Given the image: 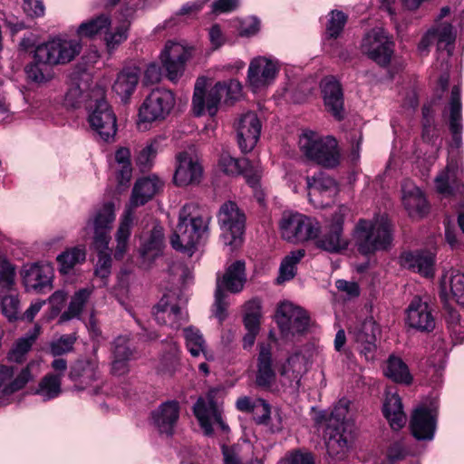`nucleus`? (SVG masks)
Returning a JSON list of instances; mask_svg holds the SVG:
<instances>
[{
	"mask_svg": "<svg viewBox=\"0 0 464 464\" xmlns=\"http://www.w3.org/2000/svg\"><path fill=\"white\" fill-rule=\"evenodd\" d=\"M194 204H186L179 211V223L170 238L172 247L191 256L208 235L210 218L197 213Z\"/></svg>",
	"mask_w": 464,
	"mask_h": 464,
	"instance_id": "1",
	"label": "nucleus"
},
{
	"mask_svg": "<svg viewBox=\"0 0 464 464\" xmlns=\"http://www.w3.org/2000/svg\"><path fill=\"white\" fill-rule=\"evenodd\" d=\"M353 239L358 252L363 256L385 251L392 242V225L384 215L359 219L353 229Z\"/></svg>",
	"mask_w": 464,
	"mask_h": 464,
	"instance_id": "2",
	"label": "nucleus"
},
{
	"mask_svg": "<svg viewBox=\"0 0 464 464\" xmlns=\"http://www.w3.org/2000/svg\"><path fill=\"white\" fill-rule=\"evenodd\" d=\"M88 109V121L92 130L103 141H112L117 132L116 115L106 101L102 88L92 90Z\"/></svg>",
	"mask_w": 464,
	"mask_h": 464,
	"instance_id": "3",
	"label": "nucleus"
},
{
	"mask_svg": "<svg viewBox=\"0 0 464 464\" xmlns=\"http://www.w3.org/2000/svg\"><path fill=\"white\" fill-rule=\"evenodd\" d=\"M299 147L308 160L318 165L334 168L339 163L337 140L331 136L321 137L314 131H304L299 138Z\"/></svg>",
	"mask_w": 464,
	"mask_h": 464,
	"instance_id": "4",
	"label": "nucleus"
},
{
	"mask_svg": "<svg viewBox=\"0 0 464 464\" xmlns=\"http://www.w3.org/2000/svg\"><path fill=\"white\" fill-rule=\"evenodd\" d=\"M281 237L294 244L315 238L321 229L319 222L298 212L285 211L279 221Z\"/></svg>",
	"mask_w": 464,
	"mask_h": 464,
	"instance_id": "5",
	"label": "nucleus"
},
{
	"mask_svg": "<svg viewBox=\"0 0 464 464\" xmlns=\"http://www.w3.org/2000/svg\"><path fill=\"white\" fill-rule=\"evenodd\" d=\"M218 226L222 231L221 237L225 245L237 246L241 242L246 225L244 211L234 201L221 205L218 213Z\"/></svg>",
	"mask_w": 464,
	"mask_h": 464,
	"instance_id": "6",
	"label": "nucleus"
},
{
	"mask_svg": "<svg viewBox=\"0 0 464 464\" xmlns=\"http://www.w3.org/2000/svg\"><path fill=\"white\" fill-rule=\"evenodd\" d=\"M175 103V94L171 91L163 88L152 90L140 107V121L154 122L165 120Z\"/></svg>",
	"mask_w": 464,
	"mask_h": 464,
	"instance_id": "7",
	"label": "nucleus"
},
{
	"mask_svg": "<svg viewBox=\"0 0 464 464\" xmlns=\"http://www.w3.org/2000/svg\"><path fill=\"white\" fill-rule=\"evenodd\" d=\"M115 217V208L112 202H106L94 209L84 228L92 230L94 249L108 248Z\"/></svg>",
	"mask_w": 464,
	"mask_h": 464,
	"instance_id": "8",
	"label": "nucleus"
},
{
	"mask_svg": "<svg viewBox=\"0 0 464 464\" xmlns=\"http://www.w3.org/2000/svg\"><path fill=\"white\" fill-rule=\"evenodd\" d=\"M193 47L180 42L167 41L160 59L165 69L167 77L171 82H177L184 74L186 64L193 54Z\"/></svg>",
	"mask_w": 464,
	"mask_h": 464,
	"instance_id": "9",
	"label": "nucleus"
},
{
	"mask_svg": "<svg viewBox=\"0 0 464 464\" xmlns=\"http://www.w3.org/2000/svg\"><path fill=\"white\" fill-rule=\"evenodd\" d=\"M223 86L220 83L211 85L206 77H198L195 82L192 98V110L196 116L208 113L213 117L218 113L222 99Z\"/></svg>",
	"mask_w": 464,
	"mask_h": 464,
	"instance_id": "10",
	"label": "nucleus"
},
{
	"mask_svg": "<svg viewBox=\"0 0 464 464\" xmlns=\"http://www.w3.org/2000/svg\"><path fill=\"white\" fill-rule=\"evenodd\" d=\"M37 48V57L53 65L64 64L72 61L82 50L79 39L54 38Z\"/></svg>",
	"mask_w": 464,
	"mask_h": 464,
	"instance_id": "11",
	"label": "nucleus"
},
{
	"mask_svg": "<svg viewBox=\"0 0 464 464\" xmlns=\"http://www.w3.org/2000/svg\"><path fill=\"white\" fill-rule=\"evenodd\" d=\"M276 319L282 335L285 338L304 333L310 321L303 308L288 301L278 305Z\"/></svg>",
	"mask_w": 464,
	"mask_h": 464,
	"instance_id": "12",
	"label": "nucleus"
},
{
	"mask_svg": "<svg viewBox=\"0 0 464 464\" xmlns=\"http://www.w3.org/2000/svg\"><path fill=\"white\" fill-rule=\"evenodd\" d=\"M348 212L346 207L342 206L332 217L331 223L323 236L317 239L316 246L330 253H340L348 247L349 240L343 236V219Z\"/></svg>",
	"mask_w": 464,
	"mask_h": 464,
	"instance_id": "13",
	"label": "nucleus"
},
{
	"mask_svg": "<svg viewBox=\"0 0 464 464\" xmlns=\"http://www.w3.org/2000/svg\"><path fill=\"white\" fill-rule=\"evenodd\" d=\"M362 51L370 59L381 65L390 63L392 53V42L382 28H375L370 31L363 37Z\"/></svg>",
	"mask_w": 464,
	"mask_h": 464,
	"instance_id": "14",
	"label": "nucleus"
},
{
	"mask_svg": "<svg viewBox=\"0 0 464 464\" xmlns=\"http://www.w3.org/2000/svg\"><path fill=\"white\" fill-rule=\"evenodd\" d=\"M309 200L315 206L324 207L330 203L338 193L336 181L323 172L306 177Z\"/></svg>",
	"mask_w": 464,
	"mask_h": 464,
	"instance_id": "15",
	"label": "nucleus"
},
{
	"mask_svg": "<svg viewBox=\"0 0 464 464\" xmlns=\"http://www.w3.org/2000/svg\"><path fill=\"white\" fill-rule=\"evenodd\" d=\"M308 371V360L301 353L291 354L280 369V383L290 392H297L301 380Z\"/></svg>",
	"mask_w": 464,
	"mask_h": 464,
	"instance_id": "16",
	"label": "nucleus"
},
{
	"mask_svg": "<svg viewBox=\"0 0 464 464\" xmlns=\"http://www.w3.org/2000/svg\"><path fill=\"white\" fill-rule=\"evenodd\" d=\"M33 375L28 365L14 378V368L0 365V406L12 402V395L22 390L31 380Z\"/></svg>",
	"mask_w": 464,
	"mask_h": 464,
	"instance_id": "17",
	"label": "nucleus"
},
{
	"mask_svg": "<svg viewBox=\"0 0 464 464\" xmlns=\"http://www.w3.org/2000/svg\"><path fill=\"white\" fill-rule=\"evenodd\" d=\"M193 411L206 435L213 433V426H218L227 431L228 426L222 420L221 411L213 398H199L193 407Z\"/></svg>",
	"mask_w": 464,
	"mask_h": 464,
	"instance_id": "18",
	"label": "nucleus"
},
{
	"mask_svg": "<svg viewBox=\"0 0 464 464\" xmlns=\"http://www.w3.org/2000/svg\"><path fill=\"white\" fill-rule=\"evenodd\" d=\"M153 316L158 324L179 328L187 320V314L179 305L174 294H166L153 308Z\"/></svg>",
	"mask_w": 464,
	"mask_h": 464,
	"instance_id": "19",
	"label": "nucleus"
},
{
	"mask_svg": "<svg viewBox=\"0 0 464 464\" xmlns=\"http://www.w3.org/2000/svg\"><path fill=\"white\" fill-rule=\"evenodd\" d=\"M176 170L174 182L179 187L198 184L202 178L203 169L196 156L182 151L176 156Z\"/></svg>",
	"mask_w": 464,
	"mask_h": 464,
	"instance_id": "20",
	"label": "nucleus"
},
{
	"mask_svg": "<svg viewBox=\"0 0 464 464\" xmlns=\"http://www.w3.org/2000/svg\"><path fill=\"white\" fill-rule=\"evenodd\" d=\"M278 72L277 63L272 59L259 56L254 58L248 67L247 79L250 86L256 92L269 85Z\"/></svg>",
	"mask_w": 464,
	"mask_h": 464,
	"instance_id": "21",
	"label": "nucleus"
},
{
	"mask_svg": "<svg viewBox=\"0 0 464 464\" xmlns=\"http://www.w3.org/2000/svg\"><path fill=\"white\" fill-rule=\"evenodd\" d=\"M436 190L444 197L464 195V171L457 163L449 162L435 178Z\"/></svg>",
	"mask_w": 464,
	"mask_h": 464,
	"instance_id": "22",
	"label": "nucleus"
},
{
	"mask_svg": "<svg viewBox=\"0 0 464 464\" xmlns=\"http://www.w3.org/2000/svg\"><path fill=\"white\" fill-rule=\"evenodd\" d=\"M236 129L241 150L245 153L252 150L261 132V122L257 115L253 111L242 114L236 124Z\"/></svg>",
	"mask_w": 464,
	"mask_h": 464,
	"instance_id": "23",
	"label": "nucleus"
},
{
	"mask_svg": "<svg viewBox=\"0 0 464 464\" xmlns=\"http://www.w3.org/2000/svg\"><path fill=\"white\" fill-rule=\"evenodd\" d=\"M407 324L420 332H431L435 328V318L429 304L415 296L406 310Z\"/></svg>",
	"mask_w": 464,
	"mask_h": 464,
	"instance_id": "24",
	"label": "nucleus"
},
{
	"mask_svg": "<svg viewBox=\"0 0 464 464\" xmlns=\"http://www.w3.org/2000/svg\"><path fill=\"white\" fill-rule=\"evenodd\" d=\"M379 327L372 319L365 320L360 327L350 331L356 349L367 361H373L376 353V334Z\"/></svg>",
	"mask_w": 464,
	"mask_h": 464,
	"instance_id": "25",
	"label": "nucleus"
},
{
	"mask_svg": "<svg viewBox=\"0 0 464 464\" xmlns=\"http://www.w3.org/2000/svg\"><path fill=\"white\" fill-rule=\"evenodd\" d=\"M436 412L420 406L417 408L411 419L410 427L412 435L419 440H430L436 430Z\"/></svg>",
	"mask_w": 464,
	"mask_h": 464,
	"instance_id": "26",
	"label": "nucleus"
},
{
	"mask_svg": "<svg viewBox=\"0 0 464 464\" xmlns=\"http://www.w3.org/2000/svg\"><path fill=\"white\" fill-rule=\"evenodd\" d=\"M454 41L455 34L451 24L443 23L429 30L420 40L418 48L420 52H427L429 47L436 43L437 49L439 51L446 50L447 55L450 56Z\"/></svg>",
	"mask_w": 464,
	"mask_h": 464,
	"instance_id": "27",
	"label": "nucleus"
},
{
	"mask_svg": "<svg viewBox=\"0 0 464 464\" xmlns=\"http://www.w3.org/2000/svg\"><path fill=\"white\" fill-rule=\"evenodd\" d=\"M22 276L24 286L28 290L43 293L52 289L53 269L48 265L35 264L24 266Z\"/></svg>",
	"mask_w": 464,
	"mask_h": 464,
	"instance_id": "28",
	"label": "nucleus"
},
{
	"mask_svg": "<svg viewBox=\"0 0 464 464\" xmlns=\"http://www.w3.org/2000/svg\"><path fill=\"white\" fill-rule=\"evenodd\" d=\"M324 103L327 111L335 119L343 118V96L340 83L333 77H326L321 82Z\"/></svg>",
	"mask_w": 464,
	"mask_h": 464,
	"instance_id": "29",
	"label": "nucleus"
},
{
	"mask_svg": "<svg viewBox=\"0 0 464 464\" xmlns=\"http://www.w3.org/2000/svg\"><path fill=\"white\" fill-rule=\"evenodd\" d=\"M179 418V403L167 401L151 412L153 424L161 433L171 435Z\"/></svg>",
	"mask_w": 464,
	"mask_h": 464,
	"instance_id": "30",
	"label": "nucleus"
},
{
	"mask_svg": "<svg viewBox=\"0 0 464 464\" xmlns=\"http://www.w3.org/2000/svg\"><path fill=\"white\" fill-rule=\"evenodd\" d=\"M402 204L411 218H421L429 210L427 200L420 189L411 181L401 185Z\"/></svg>",
	"mask_w": 464,
	"mask_h": 464,
	"instance_id": "31",
	"label": "nucleus"
},
{
	"mask_svg": "<svg viewBox=\"0 0 464 464\" xmlns=\"http://www.w3.org/2000/svg\"><path fill=\"white\" fill-rule=\"evenodd\" d=\"M162 181L155 176L137 180L133 187L130 205L126 212L130 211L132 214L134 208L142 206L150 200L162 188Z\"/></svg>",
	"mask_w": 464,
	"mask_h": 464,
	"instance_id": "32",
	"label": "nucleus"
},
{
	"mask_svg": "<svg viewBox=\"0 0 464 464\" xmlns=\"http://www.w3.org/2000/svg\"><path fill=\"white\" fill-rule=\"evenodd\" d=\"M401 265L426 277L434 275V256L429 252H406L400 257Z\"/></svg>",
	"mask_w": 464,
	"mask_h": 464,
	"instance_id": "33",
	"label": "nucleus"
},
{
	"mask_svg": "<svg viewBox=\"0 0 464 464\" xmlns=\"http://www.w3.org/2000/svg\"><path fill=\"white\" fill-rule=\"evenodd\" d=\"M440 297L447 301L451 298L457 303H463L464 274L456 269L447 271L440 281Z\"/></svg>",
	"mask_w": 464,
	"mask_h": 464,
	"instance_id": "34",
	"label": "nucleus"
},
{
	"mask_svg": "<svg viewBox=\"0 0 464 464\" xmlns=\"http://www.w3.org/2000/svg\"><path fill=\"white\" fill-rule=\"evenodd\" d=\"M246 281L245 263L238 260L227 268L221 279H218L217 287L236 294L243 290Z\"/></svg>",
	"mask_w": 464,
	"mask_h": 464,
	"instance_id": "35",
	"label": "nucleus"
},
{
	"mask_svg": "<svg viewBox=\"0 0 464 464\" xmlns=\"http://www.w3.org/2000/svg\"><path fill=\"white\" fill-rule=\"evenodd\" d=\"M140 80V71L136 67L123 69L113 84L114 92L126 102L132 95Z\"/></svg>",
	"mask_w": 464,
	"mask_h": 464,
	"instance_id": "36",
	"label": "nucleus"
},
{
	"mask_svg": "<svg viewBox=\"0 0 464 464\" xmlns=\"http://www.w3.org/2000/svg\"><path fill=\"white\" fill-rule=\"evenodd\" d=\"M324 440L327 452L330 456L343 458L349 448V438L344 429L340 427H326Z\"/></svg>",
	"mask_w": 464,
	"mask_h": 464,
	"instance_id": "37",
	"label": "nucleus"
},
{
	"mask_svg": "<svg viewBox=\"0 0 464 464\" xmlns=\"http://www.w3.org/2000/svg\"><path fill=\"white\" fill-rule=\"evenodd\" d=\"M450 129L452 133V142L456 148L461 144V102L460 89L454 86L451 90L450 102Z\"/></svg>",
	"mask_w": 464,
	"mask_h": 464,
	"instance_id": "38",
	"label": "nucleus"
},
{
	"mask_svg": "<svg viewBox=\"0 0 464 464\" xmlns=\"http://www.w3.org/2000/svg\"><path fill=\"white\" fill-rule=\"evenodd\" d=\"M236 406L240 411H252L257 424L268 425L271 419L270 405L263 399L251 400L247 396L240 397L237 399Z\"/></svg>",
	"mask_w": 464,
	"mask_h": 464,
	"instance_id": "39",
	"label": "nucleus"
},
{
	"mask_svg": "<svg viewBox=\"0 0 464 464\" xmlns=\"http://www.w3.org/2000/svg\"><path fill=\"white\" fill-rule=\"evenodd\" d=\"M164 246V230L160 226H154L150 233L143 237L140 255L148 261H152L161 255Z\"/></svg>",
	"mask_w": 464,
	"mask_h": 464,
	"instance_id": "40",
	"label": "nucleus"
},
{
	"mask_svg": "<svg viewBox=\"0 0 464 464\" xmlns=\"http://www.w3.org/2000/svg\"><path fill=\"white\" fill-rule=\"evenodd\" d=\"M276 381V372L272 365V353L267 346H261L257 358L256 382L259 387L268 388Z\"/></svg>",
	"mask_w": 464,
	"mask_h": 464,
	"instance_id": "41",
	"label": "nucleus"
},
{
	"mask_svg": "<svg viewBox=\"0 0 464 464\" xmlns=\"http://www.w3.org/2000/svg\"><path fill=\"white\" fill-rule=\"evenodd\" d=\"M383 414L394 430L401 429L406 423V415L402 403L397 393H387L383 404Z\"/></svg>",
	"mask_w": 464,
	"mask_h": 464,
	"instance_id": "42",
	"label": "nucleus"
},
{
	"mask_svg": "<svg viewBox=\"0 0 464 464\" xmlns=\"http://www.w3.org/2000/svg\"><path fill=\"white\" fill-rule=\"evenodd\" d=\"M111 25V20L108 14H100L84 23H82L77 34L80 38H92L95 35L107 33Z\"/></svg>",
	"mask_w": 464,
	"mask_h": 464,
	"instance_id": "43",
	"label": "nucleus"
},
{
	"mask_svg": "<svg viewBox=\"0 0 464 464\" xmlns=\"http://www.w3.org/2000/svg\"><path fill=\"white\" fill-rule=\"evenodd\" d=\"M85 259L86 248L84 246L67 248L56 257L59 271L62 274H68L76 265L83 263Z\"/></svg>",
	"mask_w": 464,
	"mask_h": 464,
	"instance_id": "44",
	"label": "nucleus"
},
{
	"mask_svg": "<svg viewBox=\"0 0 464 464\" xmlns=\"http://www.w3.org/2000/svg\"><path fill=\"white\" fill-rule=\"evenodd\" d=\"M69 377L82 387L87 386L97 378L96 365L90 361H78L71 367Z\"/></svg>",
	"mask_w": 464,
	"mask_h": 464,
	"instance_id": "45",
	"label": "nucleus"
},
{
	"mask_svg": "<svg viewBox=\"0 0 464 464\" xmlns=\"http://www.w3.org/2000/svg\"><path fill=\"white\" fill-rule=\"evenodd\" d=\"M131 225V213L130 211L125 212L124 216L121 219L115 236L117 246L115 248L114 257L116 259H121L128 250V242L130 236Z\"/></svg>",
	"mask_w": 464,
	"mask_h": 464,
	"instance_id": "46",
	"label": "nucleus"
},
{
	"mask_svg": "<svg viewBox=\"0 0 464 464\" xmlns=\"http://www.w3.org/2000/svg\"><path fill=\"white\" fill-rule=\"evenodd\" d=\"M384 374L395 382L409 384L411 382V375L408 366L402 360L396 356H390L384 368Z\"/></svg>",
	"mask_w": 464,
	"mask_h": 464,
	"instance_id": "47",
	"label": "nucleus"
},
{
	"mask_svg": "<svg viewBox=\"0 0 464 464\" xmlns=\"http://www.w3.org/2000/svg\"><path fill=\"white\" fill-rule=\"evenodd\" d=\"M90 75L86 72L72 75V86L66 94V101L72 106H78L84 99L85 92L88 90Z\"/></svg>",
	"mask_w": 464,
	"mask_h": 464,
	"instance_id": "48",
	"label": "nucleus"
},
{
	"mask_svg": "<svg viewBox=\"0 0 464 464\" xmlns=\"http://www.w3.org/2000/svg\"><path fill=\"white\" fill-rule=\"evenodd\" d=\"M304 255L305 251L304 249H298L290 252V254L282 260L279 267V276L276 278L277 284H282L294 278L296 272V265Z\"/></svg>",
	"mask_w": 464,
	"mask_h": 464,
	"instance_id": "49",
	"label": "nucleus"
},
{
	"mask_svg": "<svg viewBox=\"0 0 464 464\" xmlns=\"http://www.w3.org/2000/svg\"><path fill=\"white\" fill-rule=\"evenodd\" d=\"M61 374H46L39 382L34 393L40 395L44 401L59 396L62 392Z\"/></svg>",
	"mask_w": 464,
	"mask_h": 464,
	"instance_id": "50",
	"label": "nucleus"
},
{
	"mask_svg": "<svg viewBox=\"0 0 464 464\" xmlns=\"http://www.w3.org/2000/svg\"><path fill=\"white\" fill-rule=\"evenodd\" d=\"M51 63L42 61L37 57V48L34 51V62L25 67L27 77L35 82H43L52 78Z\"/></svg>",
	"mask_w": 464,
	"mask_h": 464,
	"instance_id": "51",
	"label": "nucleus"
},
{
	"mask_svg": "<svg viewBox=\"0 0 464 464\" xmlns=\"http://www.w3.org/2000/svg\"><path fill=\"white\" fill-rule=\"evenodd\" d=\"M186 346L193 357H198L201 353L207 357L206 341L201 332L194 327L188 326L183 330Z\"/></svg>",
	"mask_w": 464,
	"mask_h": 464,
	"instance_id": "52",
	"label": "nucleus"
},
{
	"mask_svg": "<svg viewBox=\"0 0 464 464\" xmlns=\"http://www.w3.org/2000/svg\"><path fill=\"white\" fill-rule=\"evenodd\" d=\"M0 305L3 314L9 320L19 318L20 301L17 290L0 291Z\"/></svg>",
	"mask_w": 464,
	"mask_h": 464,
	"instance_id": "53",
	"label": "nucleus"
},
{
	"mask_svg": "<svg viewBox=\"0 0 464 464\" xmlns=\"http://www.w3.org/2000/svg\"><path fill=\"white\" fill-rule=\"evenodd\" d=\"M92 290V287H86L77 291L72 297L67 311H65L61 315V319L69 320L71 318L78 316L82 313L83 306L90 298Z\"/></svg>",
	"mask_w": 464,
	"mask_h": 464,
	"instance_id": "54",
	"label": "nucleus"
},
{
	"mask_svg": "<svg viewBox=\"0 0 464 464\" xmlns=\"http://www.w3.org/2000/svg\"><path fill=\"white\" fill-rule=\"evenodd\" d=\"M115 160L118 165L117 172L120 183L128 182L131 178L130 151L128 148L121 147L115 152Z\"/></svg>",
	"mask_w": 464,
	"mask_h": 464,
	"instance_id": "55",
	"label": "nucleus"
},
{
	"mask_svg": "<svg viewBox=\"0 0 464 464\" xmlns=\"http://www.w3.org/2000/svg\"><path fill=\"white\" fill-rule=\"evenodd\" d=\"M36 336L34 334L26 335L18 339L8 353V359L11 362H22L28 352L31 350Z\"/></svg>",
	"mask_w": 464,
	"mask_h": 464,
	"instance_id": "56",
	"label": "nucleus"
},
{
	"mask_svg": "<svg viewBox=\"0 0 464 464\" xmlns=\"http://www.w3.org/2000/svg\"><path fill=\"white\" fill-rule=\"evenodd\" d=\"M260 308L261 303L257 299H253L246 304V313L244 323L247 331L258 333L261 316Z\"/></svg>",
	"mask_w": 464,
	"mask_h": 464,
	"instance_id": "57",
	"label": "nucleus"
},
{
	"mask_svg": "<svg viewBox=\"0 0 464 464\" xmlns=\"http://www.w3.org/2000/svg\"><path fill=\"white\" fill-rule=\"evenodd\" d=\"M98 252V260L94 269V275L104 280L110 276L111 272V256L110 248L95 249Z\"/></svg>",
	"mask_w": 464,
	"mask_h": 464,
	"instance_id": "58",
	"label": "nucleus"
},
{
	"mask_svg": "<svg viewBox=\"0 0 464 464\" xmlns=\"http://www.w3.org/2000/svg\"><path fill=\"white\" fill-rule=\"evenodd\" d=\"M129 24L123 23L114 28L112 32L105 33V44L109 52H112L128 38Z\"/></svg>",
	"mask_w": 464,
	"mask_h": 464,
	"instance_id": "59",
	"label": "nucleus"
},
{
	"mask_svg": "<svg viewBox=\"0 0 464 464\" xmlns=\"http://www.w3.org/2000/svg\"><path fill=\"white\" fill-rule=\"evenodd\" d=\"M15 289V268L14 266L3 260L0 263V291H11Z\"/></svg>",
	"mask_w": 464,
	"mask_h": 464,
	"instance_id": "60",
	"label": "nucleus"
},
{
	"mask_svg": "<svg viewBox=\"0 0 464 464\" xmlns=\"http://www.w3.org/2000/svg\"><path fill=\"white\" fill-rule=\"evenodd\" d=\"M349 410V401H340L337 405L334 406V410L331 411L329 417L327 418L326 427H340V429H343L344 420H346Z\"/></svg>",
	"mask_w": 464,
	"mask_h": 464,
	"instance_id": "61",
	"label": "nucleus"
},
{
	"mask_svg": "<svg viewBox=\"0 0 464 464\" xmlns=\"http://www.w3.org/2000/svg\"><path fill=\"white\" fill-rule=\"evenodd\" d=\"M112 357L129 358L133 357L134 350L130 343L128 336L120 335L111 343Z\"/></svg>",
	"mask_w": 464,
	"mask_h": 464,
	"instance_id": "62",
	"label": "nucleus"
},
{
	"mask_svg": "<svg viewBox=\"0 0 464 464\" xmlns=\"http://www.w3.org/2000/svg\"><path fill=\"white\" fill-rule=\"evenodd\" d=\"M76 337L73 334L62 335L50 343V351L53 356L62 355L72 350Z\"/></svg>",
	"mask_w": 464,
	"mask_h": 464,
	"instance_id": "63",
	"label": "nucleus"
},
{
	"mask_svg": "<svg viewBox=\"0 0 464 464\" xmlns=\"http://www.w3.org/2000/svg\"><path fill=\"white\" fill-rule=\"evenodd\" d=\"M246 160L235 159L228 153H222L218 160L220 169L227 175L240 174V166H244V164L246 165Z\"/></svg>",
	"mask_w": 464,
	"mask_h": 464,
	"instance_id": "64",
	"label": "nucleus"
}]
</instances>
